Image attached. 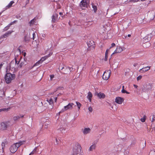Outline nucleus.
<instances>
[{
  "instance_id": "obj_3",
  "label": "nucleus",
  "mask_w": 155,
  "mask_h": 155,
  "mask_svg": "<svg viewBox=\"0 0 155 155\" xmlns=\"http://www.w3.org/2000/svg\"><path fill=\"white\" fill-rule=\"evenodd\" d=\"M81 147L78 143L76 144L73 150V153L75 155H77L81 152Z\"/></svg>"
},
{
  "instance_id": "obj_27",
  "label": "nucleus",
  "mask_w": 155,
  "mask_h": 155,
  "mask_svg": "<svg viewBox=\"0 0 155 155\" xmlns=\"http://www.w3.org/2000/svg\"><path fill=\"white\" fill-rule=\"evenodd\" d=\"M10 107L7 108H3L0 109V112L2 111H8L10 110Z\"/></svg>"
},
{
  "instance_id": "obj_14",
  "label": "nucleus",
  "mask_w": 155,
  "mask_h": 155,
  "mask_svg": "<svg viewBox=\"0 0 155 155\" xmlns=\"http://www.w3.org/2000/svg\"><path fill=\"white\" fill-rule=\"evenodd\" d=\"M124 99L123 98L120 97H117L115 99V101L117 103L121 104L123 102Z\"/></svg>"
},
{
  "instance_id": "obj_42",
  "label": "nucleus",
  "mask_w": 155,
  "mask_h": 155,
  "mask_svg": "<svg viewBox=\"0 0 155 155\" xmlns=\"http://www.w3.org/2000/svg\"><path fill=\"white\" fill-rule=\"evenodd\" d=\"M107 57H108V55H105V57L104 59V60L105 61H106L107 60Z\"/></svg>"
},
{
  "instance_id": "obj_20",
  "label": "nucleus",
  "mask_w": 155,
  "mask_h": 155,
  "mask_svg": "<svg viewBox=\"0 0 155 155\" xmlns=\"http://www.w3.org/2000/svg\"><path fill=\"white\" fill-rule=\"evenodd\" d=\"M92 94L91 92L88 93L87 96V98L88 99L89 101L91 102V98L92 97Z\"/></svg>"
},
{
  "instance_id": "obj_25",
  "label": "nucleus",
  "mask_w": 155,
  "mask_h": 155,
  "mask_svg": "<svg viewBox=\"0 0 155 155\" xmlns=\"http://www.w3.org/2000/svg\"><path fill=\"white\" fill-rule=\"evenodd\" d=\"M49 122L48 121H46L42 125V126L45 128H47L48 127V125Z\"/></svg>"
},
{
  "instance_id": "obj_16",
  "label": "nucleus",
  "mask_w": 155,
  "mask_h": 155,
  "mask_svg": "<svg viewBox=\"0 0 155 155\" xmlns=\"http://www.w3.org/2000/svg\"><path fill=\"white\" fill-rule=\"evenodd\" d=\"M13 31H8L7 32L5 33V34L1 36V38H4L8 36L11 34Z\"/></svg>"
},
{
  "instance_id": "obj_60",
  "label": "nucleus",
  "mask_w": 155,
  "mask_h": 155,
  "mask_svg": "<svg viewBox=\"0 0 155 155\" xmlns=\"http://www.w3.org/2000/svg\"><path fill=\"white\" fill-rule=\"evenodd\" d=\"M1 13H0V15H1Z\"/></svg>"
},
{
  "instance_id": "obj_49",
  "label": "nucleus",
  "mask_w": 155,
  "mask_h": 155,
  "mask_svg": "<svg viewBox=\"0 0 155 155\" xmlns=\"http://www.w3.org/2000/svg\"><path fill=\"white\" fill-rule=\"evenodd\" d=\"M36 151V148H35L34 150H33V151L34 152V153Z\"/></svg>"
},
{
  "instance_id": "obj_5",
  "label": "nucleus",
  "mask_w": 155,
  "mask_h": 155,
  "mask_svg": "<svg viewBox=\"0 0 155 155\" xmlns=\"http://www.w3.org/2000/svg\"><path fill=\"white\" fill-rule=\"evenodd\" d=\"M111 74V71L110 70L106 71L104 73L102 78L104 80H107L110 77Z\"/></svg>"
},
{
  "instance_id": "obj_22",
  "label": "nucleus",
  "mask_w": 155,
  "mask_h": 155,
  "mask_svg": "<svg viewBox=\"0 0 155 155\" xmlns=\"http://www.w3.org/2000/svg\"><path fill=\"white\" fill-rule=\"evenodd\" d=\"M15 3L14 2L12 1L10 2L8 5H7L5 8V9H7L11 7L12 5Z\"/></svg>"
},
{
  "instance_id": "obj_31",
  "label": "nucleus",
  "mask_w": 155,
  "mask_h": 155,
  "mask_svg": "<svg viewBox=\"0 0 155 155\" xmlns=\"http://www.w3.org/2000/svg\"><path fill=\"white\" fill-rule=\"evenodd\" d=\"M14 61L15 62V63L16 64V66H17V67H19L18 64L19 62V61H17V59H16L15 58V61Z\"/></svg>"
},
{
  "instance_id": "obj_28",
  "label": "nucleus",
  "mask_w": 155,
  "mask_h": 155,
  "mask_svg": "<svg viewBox=\"0 0 155 155\" xmlns=\"http://www.w3.org/2000/svg\"><path fill=\"white\" fill-rule=\"evenodd\" d=\"M92 5L93 8V10L94 12H96L97 10V7L96 6H95L94 5V4H92Z\"/></svg>"
},
{
  "instance_id": "obj_54",
  "label": "nucleus",
  "mask_w": 155,
  "mask_h": 155,
  "mask_svg": "<svg viewBox=\"0 0 155 155\" xmlns=\"http://www.w3.org/2000/svg\"><path fill=\"white\" fill-rule=\"evenodd\" d=\"M54 94V92H51V93H50V94H49V95H52V94Z\"/></svg>"
},
{
  "instance_id": "obj_12",
  "label": "nucleus",
  "mask_w": 155,
  "mask_h": 155,
  "mask_svg": "<svg viewBox=\"0 0 155 155\" xmlns=\"http://www.w3.org/2000/svg\"><path fill=\"white\" fill-rule=\"evenodd\" d=\"M123 50L122 48L120 46H117L116 49L114 51V52L112 54L111 56H112L113 54L115 53H119L122 51Z\"/></svg>"
},
{
  "instance_id": "obj_36",
  "label": "nucleus",
  "mask_w": 155,
  "mask_h": 155,
  "mask_svg": "<svg viewBox=\"0 0 155 155\" xmlns=\"http://www.w3.org/2000/svg\"><path fill=\"white\" fill-rule=\"evenodd\" d=\"M142 76L141 75H139L137 78V81H139V80H140L142 78Z\"/></svg>"
},
{
  "instance_id": "obj_30",
  "label": "nucleus",
  "mask_w": 155,
  "mask_h": 155,
  "mask_svg": "<svg viewBox=\"0 0 155 155\" xmlns=\"http://www.w3.org/2000/svg\"><path fill=\"white\" fill-rule=\"evenodd\" d=\"M20 118V117L19 116H14L13 117V119L15 121H16L19 120Z\"/></svg>"
},
{
  "instance_id": "obj_32",
  "label": "nucleus",
  "mask_w": 155,
  "mask_h": 155,
  "mask_svg": "<svg viewBox=\"0 0 155 155\" xmlns=\"http://www.w3.org/2000/svg\"><path fill=\"white\" fill-rule=\"evenodd\" d=\"M76 103L78 109H79L81 105V104L80 103L77 102H76Z\"/></svg>"
},
{
  "instance_id": "obj_43",
  "label": "nucleus",
  "mask_w": 155,
  "mask_h": 155,
  "mask_svg": "<svg viewBox=\"0 0 155 155\" xmlns=\"http://www.w3.org/2000/svg\"><path fill=\"white\" fill-rule=\"evenodd\" d=\"M128 0H127V1H125L124 2V4H127V3H129L130 2H128Z\"/></svg>"
},
{
  "instance_id": "obj_34",
  "label": "nucleus",
  "mask_w": 155,
  "mask_h": 155,
  "mask_svg": "<svg viewBox=\"0 0 155 155\" xmlns=\"http://www.w3.org/2000/svg\"><path fill=\"white\" fill-rule=\"evenodd\" d=\"M50 80L52 81L53 80V79L54 77V74H51L50 75Z\"/></svg>"
},
{
  "instance_id": "obj_15",
  "label": "nucleus",
  "mask_w": 155,
  "mask_h": 155,
  "mask_svg": "<svg viewBox=\"0 0 155 155\" xmlns=\"http://www.w3.org/2000/svg\"><path fill=\"white\" fill-rule=\"evenodd\" d=\"M91 131V130L89 128L85 127L84 129L82 130V132L84 135H86L89 133Z\"/></svg>"
},
{
  "instance_id": "obj_51",
  "label": "nucleus",
  "mask_w": 155,
  "mask_h": 155,
  "mask_svg": "<svg viewBox=\"0 0 155 155\" xmlns=\"http://www.w3.org/2000/svg\"><path fill=\"white\" fill-rule=\"evenodd\" d=\"M134 86L135 88H137L138 87V86L137 85H135V84H134Z\"/></svg>"
},
{
  "instance_id": "obj_17",
  "label": "nucleus",
  "mask_w": 155,
  "mask_h": 155,
  "mask_svg": "<svg viewBox=\"0 0 155 155\" xmlns=\"http://www.w3.org/2000/svg\"><path fill=\"white\" fill-rule=\"evenodd\" d=\"M17 20H15L13 22H11L10 23H9L8 25L7 26L5 27L4 29V30L5 31H6L9 28V27H10V26L13 24L17 22Z\"/></svg>"
},
{
  "instance_id": "obj_44",
  "label": "nucleus",
  "mask_w": 155,
  "mask_h": 155,
  "mask_svg": "<svg viewBox=\"0 0 155 155\" xmlns=\"http://www.w3.org/2000/svg\"><path fill=\"white\" fill-rule=\"evenodd\" d=\"M141 120L142 122H144L145 121V119L144 118H141Z\"/></svg>"
},
{
  "instance_id": "obj_53",
  "label": "nucleus",
  "mask_w": 155,
  "mask_h": 155,
  "mask_svg": "<svg viewBox=\"0 0 155 155\" xmlns=\"http://www.w3.org/2000/svg\"><path fill=\"white\" fill-rule=\"evenodd\" d=\"M59 14L61 15H63V13L61 12H59Z\"/></svg>"
},
{
  "instance_id": "obj_57",
  "label": "nucleus",
  "mask_w": 155,
  "mask_h": 155,
  "mask_svg": "<svg viewBox=\"0 0 155 155\" xmlns=\"http://www.w3.org/2000/svg\"><path fill=\"white\" fill-rule=\"evenodd\" d=\"M124 86H122V89H124Z\"/></svg>"
},
{
  "instance_id": "obj_47",
  "label": "nucleus",
  "mask_w": 155,
  "mask_h": 155,
  "mask_svg": "<svg viewBox=\"0 0 155 155\" xmlns=\"http://www.w3.org/2000/svg\"><path fill=\"white\" fill-rule=\"evenodd\" d=\"M138 64L137 63H134V67H136L137 65Z\"/></svg>"
},
{
  "instance_id": "obj_52",
  "label": "nucleus",
  "mask_w": 155,
  "mask_h": 155,
  "mask_svg": "<svg viewBox=\"0 0 155 155\" xmlns=\"http://www.w3.org/2000/svg\"><path fill=\"white\" fill-rule=\"evenodd\" d=\"M54 99H55V100H54L55 101V102H56V101H57V97H55Z\"/></svg>"
},
{
  "instance_id": "obj_21",
  "label": "nucleus",
  "mask_w": 155,
  "mask_h": 155,
  "mask_svg": "<svg viewBox=\"0 0 155 155\" xmlns=\"http://www.w3.org/2000/svg\"><path fill=\"white\" fill-rule=\"evenodd\" d=\"M97 96L100 98L104 99L105 97V95L103 93L99 92L97 94Z\"/></svg>"
},
{
  "instance_id": "obj_26",
  "label": "nucleus",
  "mask_w": 155,
  "mask_h": 155,
  "mask_svg": "<svg viewBox=\"0 0 155 155\" xmlns=\"http://www.w3.org/2000/svg\"><path fill=\"white\" fill-rule=\"evenodd\" d=\"M47 101L49 103L50 105H52L53 104V100L52 98L47 99Z\"/></svg>"
},
{
  "instance_id": "obj_45",
  "label": "nucleus",
  "mask_w": 155,
  "mask_h": 155,
  "mask_svg": "<svg viewBox=\"0 0 155 155\" xmlns=\"http://www.w3.org/2000/svg\"><path fill=\"white\" fill-rule=\"evenodd\" d=\"M68 68L69 69L70 71H72V70L73 69V68H72L71 67L70 68V67H68Z\"/></svg>"
},
{
  "instance_id": "obj_50",
  "label": "nucleus",
  "mask_w": 155,
  "mask_h": 155,
  "mask_svg": "<svg viewBox=\"0 0 155 155\" xmlns=\"http://www.w3.org/2000/svg\"><path fill=\"white\" fill-rule=\"evenodd\" d=\"M2 66H3L2 64H0V69H1L2 68Z\"/></svg>"
},
{
  "instance_id": "obj_55",
  "label": "nucleus",
  "mask_w": 155,
  "mask_h": 155,
  "mask_svg": "<svg viewBox=\"0 0 155 155\" xmlns=\"http://www.w3.org/2000/svg\"><path fill=\"white\" fill-rule=\"evenodd\" d=\"M131 35H130V34H128V35H127V36H128V37H131Z\"/></svg>"
},
{
  "instance_id": "obj_6",
  "label": "nucleus",
  "mask_w": 155,
  "mask_h": 155,
  "mask_svg": "<svg viewBox=\"0 0 155 155\" xmlns=\"http://www.w3.org/2000/svg\"><path fill=\"white\" fill-rule=\"evenodd\" d=\"M9 121L2 122L0 123V128L2 130H5L7 129L8 127Z\"/></svg>"
},
{
  "instance_id": "obj_48",
  "label": "nucleus",
  "mask_w": 155,
  "mask_h": 155,
  "mask_svg": "<svg viewBox=\"0 0 155 155\" xmlns=\"http://www.w3.org/2000/svg\"><path fill=\"white\" fill-rule=\"evenodd\" d=\"M19 116L20 117V118L21 117L22 118L24 117V116L23 115L20 114Z\"/></svg>"
},
{
  "instance_id": "obj_24",
  "label": "nucleus",
  "mask_w": 155,
  "mask_h": 155,
  "mask_svg": "<svg viewBox=\"0 0 155 155\" xmlns=\"http://www.w3.org/2000/svg\"><path fill=\"white\" fill-rule=\"evenodd\" d=\"M7 144V142L6 141H5L4 142H2V149L3 150V151L4 150L5 147V145Z\"/></svg>"
},
{
  "instance_id": "obj_38",
  "label": "nucleus",
  "mask_w": 155,
  "mask_h": 155,
  "mask_svg": "<svg viewBox=\"0 0 155 155\" xmlns=\"http://www.w3.org/2000/svg\"><path fill=\"white\" fill-rule=\"evenodd\" d=\"M24 40L25 41H28L29 40V38L26 36L24 38Z\"/></svg>"
},
{
  "instance_id": "obj_39",
  "label": "nucleus",
  "mask_w": 155,
  "mask_h": 155,
  "mask_svg": "<svg viewBox=\"0 0 155 155\" xmlns=\"http://www.w3.org/2000/svg\"><path fill=\"white\" fill-rule=\"evenodd\" d=\"M109 51V49H107L105 52V55H108V52Z\"/></svg>"
},
{
  "instance_id": "obj_18",
  "label": "nucleus",
  "mask_w": 155,
  "mask_h": 155,
  "mask_svg": "<svg viewBox=\"0 0 155 155\" xmlns=\"http://www.w3.org/2000/svg\"><path fill=\"white\" fill-rule=\"evenodd\" d=\"M151 34H150L147 35L144 38V39L146 42H148L150 40L151 38Z\"/></svg>"
},
{
  "instance_id": "obj_56",
  "label": "nucleus",
  "mask_w": 155,
  "mask_h": 155,
  "mask_svg": "<svg viewBox=\"0 0 155 155\" xmlns=\"http://www.w3.org/2000/svg\"><path fill=\"white\" fill-rule=\"evenodd\" d=\"M34 153V152H33V151H32L31 152V154H33Z\"/></svg>"
},
{
  "instance_id": "obj_9",
  "label": "nucleus",
  "mask_w": 155,
  "mask_h": 155,
  "mask_svg": "<svg viewBox=\"0 0 155 155\" xmlns=\"http://www.w3.org/2000/svg\"><path fill=\"white\" fill-rule=\"evenodd\" d=\"M80 6L82 9H84V8L87 7V0H82L81 2Z\"/></svg>"
},
{
  "instance_id": "obj_35",
  "label": "nucleus",
  "mask_w": 155,
  "mask_h": 155,
  "mask_svg": "<svg viewBox=\"0 0 155 155\" xmlns=\"http://www.w3.org/2000/svg\"><path fill=\"white\" fill-rule=\"evenodd\" d=\"M88 110L90 112H92L93 111V108L91 107H88Z\"/></svg>"
},
{
  "instance_id": "obj_37",
  "label": "nucleus",
  "mask_w": 155,
  "mask_h": 155,
  "mask_svg": "<svg viewBox=\"0 0 155 155\" xmlns=\"http://www.w3.org/2000/svg\"><path fill=\"white\" fill-rule=\"evenodd\" d=\"M52 54V52H50L49 54L47 55L46 56V57H47V58H48Z\"/></svg>"
},
{
  "instance_id": "obj_7",
  "label": "nucleus",
  "mask_w": 155,
  "mask_h": 155,
  "mask_svg": "<svg viewBox=\"0 0 155 155\" xmlns=\"http://www.w3.org/2000/svg\"><path fill=\"white\" fill-rule=\"evenodd\" d=\"M152 88L151 85L150 84L147 85H144L142 88V90L144 92H148Z\"/></svg>"
},
{
  "instance_id": "obj_33",
  "label": "nucleus",
  "mask_w": 155,
  "mask_h": 155,
  "mask_svg": "<svg viewBox=\"0 0 155 155\" xmlns=\"http://www.w3.org/2000/svg\"><path fill=\"white\" fill-rule=\"evenodd\" d=\"M121 92L123 93H126L127 94H129L130 93L127 91L126 90H125L124 89H122L121 90Z\"/></svg>"
},
{
  "instance_id": "obj_61",
  "label": "nucleus",
  "mask_w": 155,
  "mask_h": 155,
  "mask_svg": "<svg viewBox=\"0 0 155 155\" xmlns=\"http://www.w3.org/2000/svg\"><path fill=\"white\" fill-rule=\"evenodd\" d=\"M31 153L29 154V155H31Z\"/></svg>"
},
{
  "instance_id": "obj_40",
  "label": "nucleus",
  "mask_w": 155,
  "mask_h": 155,
  "mask_svg": "<svg viewBox=\"0 0 155 155\" xmlns=\"http://www.w3.org/2000/svg\"><path fill=\"white\" fill-rule=\"evenodd\" d=\"M36 36V34L35 33H34L33 34V40H34V39Z\"/></svg>"
},
{
  "instance_id": "obj_23",
  "label": "nucleus",
  "mask_w": 155,
  "mask_h": 155,
  "mask_svg": "<svg viewBox=\"0 0 155 155\" xmlns=\"http://www.w3.org/2000/svg\"><path fill=\"white\" fill-rule=\"evenodd\" d=\"M36 21V18L35 17L33 19L31 20L29 22V24L31 26L32 25H34Z\"/></svg>"
},
{
  "instance_id": "obj_10",
  "label": "nucleus",
  "mask_w": 155,
  "mask_h": 155,
  "mask_svg": "<svg viewBox=\"0 0 155 155\" xmlns=\"http://www.w3.org/2000/svg\"><path fill=\"white\" fill-rule=\"evenodd\" d=\"M150 66H147L146 67H143L142 69H140L139 71L141 73H144L148 71L150 69Z\"/></svg>"
},
{
  "instance_id": "obj_2",
  "label": "nucleus",
  "mask_w": 155,
  "mask_h": 155,
  "mask_svg": "<svg viewBox=\"0 0 155 155\" xmlns=\"http://www.w3.org/2000/svg\"><path fill=\"white\" fill-rule=\"evenodd\" d=\"M15 78V74L11 73H7L5 77V79L6 83L7 84L10 83L12 80H14Z\"/></svg>"
},
{
  "instance_id": "obj_11",
  "label": "nucleus",
  "mask_w": 155,
  "mask_h": 155,
  "mask_svg": "<svg viewBox=\"0 0 155 155\" xmlns=\"http://www.w3.org/2000/svg\"><path fill=\"white\" fill-rule=\"evenodd\" d=\"M47 59V57L46 56H44V57H42L41 58V60L39 61H38L33 66L34 67L36 66H37L39 65L40 63H42L43 61H44L46 59Z\"/></svg>"
},
{
  "instance_id": "obj_19",
  "label": "nucleus",
  "mask_w": 155,
  "mask_h": 155,
  "mask_svg": "<svg viewBox=\"0 0 155 155\" xmlns=\"http://www.w3.org/2000/svg\"><path fill=\"white\" fill-rule=\"evenodd\" d=\"M96 147V143H94L92 145H91L89 149V151H92L93 150H94Z\"/></svg>"
},
{
  "instance_id": "obj_29",
  "label": "nucleus",
  "mask_w": 155,
  "mask_h": 155,
  "mask_svg": "<svg viewBox=\"0 0 155 155\" xmlns=\"http://www.w3.org/2000/svg\"><path fill=\"white\" fill-rule=\"evenodd\" d=\"M146 0H128V2H133L135 3L140 1L143 2L146 1Z\"/></svg>"
},
{
  "instance_id": "obj_1",
  "label": "nucleus",
  "mask_w": 155,
  "mask_h": 155,
  "mask_svg": "<svg viewBox=\"0 0 155 155\" xmlns=\"http://www.w3.org/2000/svg\"><path fill=\"white\" fill-rule=\"evenodd\" d=\"M25 141H20L18 143H15L10 148V152L14 153H15L18 150V148L21 145L24 143Z\"/></svg>"
},
{
  "instance_id": "obj_13",
  "label": "nucleus",
  "mask_w": 155,
  "mask_h": 155,
  "mask_svg": "<svg viewBox=\"0 0 155 155\" xmlns=\"http://www.w3.org/2000/svg\"><path fill=\"white\" fill-rule=\"evenodd\" d=\"M52 22L53 23L57 21L58 18V15L57 14L55 13L52 16Z\"/></svg>"
},
{
  "instance_id": "obj_41",
  "label": "nucleus",
  "mask_w": 155,
  "mask_h": 155,
  "mask_svg": "<svg viewBox=\"0 0 155 155\" xmlns=\"http://www.w3.org/2000/svg\"><path fill=\"white\" fill-rule=\"evenodd\" d=\"M111 46L110 47V48H111L112 47H113L114 46H115V44L114 43H112L111 45Z\"/></svg>"
},
{
  "instance_id": "obj_59",
  "label": "nucleus",
  "mask_w": 155,
  "mask_h": 155,
  "mask_svg": "<svg viewBox=\"0 0 155 155\" xmlns=\"http://www.w3.org/2000/svg\"><path fill=\"white\" fill-rule=\"evenodd\" d=\"M59 94H60V93L58 94V96L59 95Z\"/></svg>"
},
{
  "instance_id": "obj_58",
  "label": "nucleus",
  "mask_w": 155,
  "mask_h": 155,
  "mask_svg": "<svg viewBox=\"0 0 155 155\" xmlns=\"http://www.w3.org/2000/svg\"><path fill=\"white\" fill-rule=\"evenodd\" d=\"M20 65V68H21V64L20 65Z\"/></svg>"
},
{
  "instance_id": "obj_46",
  "label": "nucleus",
  "mask_w": 155,
  "mask_h": 155,
  "mask_svg": "<svg viewBox=\"0 0 155 155\" xmlns=\"http://www.w3.org/2000/svg\"><path fill=\"white\" fill-rule=\"evenodd\" d=\"M55 141H56V142L57 144H58L59 142H58V140L57 138H56L55 139Z\"/></svg>"
},
{
  "instance_id": "obj_4",
  "label": "nucleus",
  "mask_w": 155,
  "mask_h": 155,
  "mask_svg": "<svg viewBox=\"0 0 155 155\" xmlns=\"http://www.w3.org/2000/svg\"><path fill=\"white\" fill-rule=\"evenodd\" d=\"M74 104L73 103H69L67 105L64 106L63 108L58 113L59 115L61 113L68 110V109H71L73 107V106Z\"/></svg>"
},
{
  "instance_id": "obj_8",
  "label": "nucleus",
  "mask_w": 155,
  "mask_h": 155,
  "mask_svg": "<svg viewBox=\"0 0 155 155\" xmlns=\"http://www.w3.org/2000/svg\"><path fill=\"white\" fill-rule=\"evenodd\" d=\"M9 68L10 69H14V70H15L16 69H17L18 67L16 66V64L15 63V61H12L10 63L9 66Z\"/></svg>"
}]
</instances>
